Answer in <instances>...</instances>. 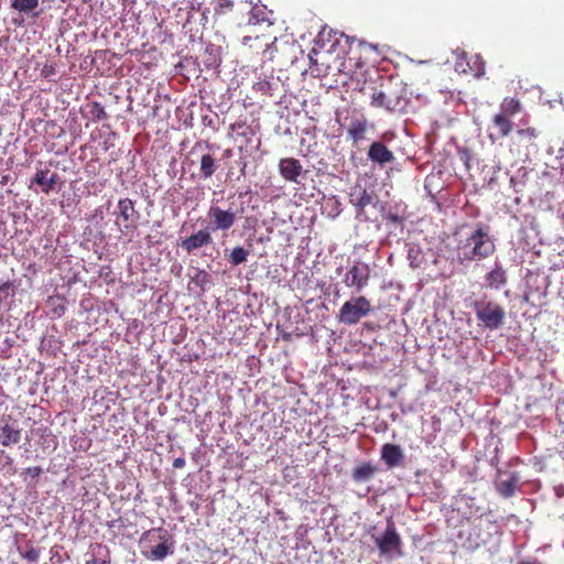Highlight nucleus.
<instances>
[{
	"mask_svg": "<svg viewBox=\"0 0 564 564\" xmlns=\"http://www.w3.org/2000/svg\"><path fill=\"white\" fill-rule=\"evenodd\" d=\"M495 251V239L489 232V227L479 223L465 239L458 240L456 246V260L459 264L481 261L491 257Z\"/></svg>",
	"mask_w": 564,
	"mask_h": 564,
	"instance_id": "f257e3e1",
	"label": "nucleus"
},
{
	"mask_svg": "<svg viewBox=\"0 0 564 564\" xmlns=\"http://www.w3.org/2000/svg\"><path fill=\"white\" fill-rule=\"evenodd\" d=\"M370 105L388 112H400L405 109L408 100L401 95V89L397 86L380 84L379 87L372 89Z\"/></svg>",
	"mask_w": 564,
	"mask_h": 564,
	"instance_id": "f03ea898",
	"label": "nucleus"
},
{
	"mask_svg": "<svg viewBox=\"0 0 564 564\" xmlns=\"http://www.w3.org/2000/svg\"><path fill=\"white\" fill-rule=\"evenodd\" d=\"M371 312V303L366 296L351 297L338 311L337 319L345 325H356Z\"/></svg>",
	"mask_w": 564,
	"mask_h": 564,
	"instance_id": "7ed1b4c3",
	"label": "nucleus"
},
{
	"mask_svg": "<svg viewBox=\"0 0 564 564\" xmlns=\"http://www.w3.org/2000/svg\"><path fill=\"white\" fill-rule=\"evenodd\" d=\"M477 319L489 329H498L502 326L506 312L505 308L492 301H477L474 303Z\"/></svg>",
	"mask_w": 564,
	"mask_h": 564,
	"instance_id": "20e7f679",
	"label": "nucleus"
},
{
	"mask_svg": "<svg viewBox=\"0 0 564 564\" xmlns=\"http://www.w3.org/2000/svg\"><path fill=\"white\" fill-rule=\"evenodd\" d=\"M375 543L382 556H390L392 553L402 555V540L397 532L394 523L390 520L382 535L375 539Z\"/></svg>",
	"mask_w": 564,
	"mask_h": 564,
	"instance_id": "39448f33",
	"label": "nucleus"
},
{
	"mask_svg": "<svg viewBox=\"0 0 564 564\" xmlns=\"http://www.w3.org/2000/svg\"><path fill=\"white\" fill-rule=\"evenodd\" d=\"M370 268L366 263H355L351 265L344 278V283L348 288H355L358 292L362 291L370 280Z\"/></svg>",
	"mask_w": 564,
	"mask_h": 564,
	"instance_id": "423d86ee",
	"label": "nucleus"
},
{
	"mask_svg": "<svg viewBox=\"0 0 564 564\" xmlns=\"http://www.w3.org/2000/svg\"><path fill=\"white\" fill-rule=\"evenodd\" d=\"M237 213L231 209H223L219 206H210L208 217L212 220L213 230H229L236 223Z\"/></svg>",
	"mask_w": 564,
	"mask_h": 564,
	"instance_id": "0eeeda50",
	"label": "nucleus"
},
{
	"mask_svg": "<svg viewBox=\"0 0 564 564\" xmlns=\"http://www.w3.org/2000/svg\"><path fill=\"white\" fill-rule=\"evenodd\" d=\"M59 176L56 172L48 169H37L35 175L31 178L29 189L37 192L35 186L40 187L44 194H50L56 186Z\"/></svg>",
	"mask_w": 564,
	"mask_h": 564,
	"instance_id": "6e6552de",
	"label": "nucleus"
},
{
	"mask_svg": "<svg viewBox=\"0 0 564 564\" xmlns=\"http://www.w3.org/2000/svg\"><path fill=\"white\" fill-rule=\"evenodd\" d=\"M119 218L122 219L123 227L127 231L137 229V220L140 214L135 210L134 202L130 198H121L118 202Z\"/></svg>",
	"mask_w": 564,
	"mask_h": 564,
	"instance_id": "1a4fd4ad",
	"label": "nucleus"
},
{
	"mask_svg": "<svg viewBox=\"0 0 564 564\" xmlns=\"http://www.w3.org/2000/svg\"><path fill=\"white\" fill-rule=\"evenodd\" d=\"M212 242L213 237L209 229L204 228L182 239L180 246L187 253H193L195 250L208 246Z\"/></svg>",
	"mask_w": 564,
	"mask_h": 564,
	"instance_id": "9d476101",
	"label": "nucleus"
},
{
	"mask_svg": "<svg viewBox=\"0 0 564 564\" xmlns=\"http://www.w3.org/2000/svg\"><path fill=\"white\" fill-rule=\"evenodd\" d=\"M368 159L381 166L394 161L393 152L381 141H375L369 145Z\"/></svg>",
	"mask_w": 564,
	"mask_h": 564,
	"instance_id": "9b49d317",
	"label": "nucleus"
},
{
	"mask_svg": "<svg viewBox=\"0 0 564 564\" xmlns=\"http://www.w3.org/2000/svg\"><path fill=\"white\" fill-rule=\"evenodd\" d=\"M279 172L284 180L299 183V176L303 172V166L301 162L294 158H284L279 162Z\"/></svg>",
	"mask_w": 564,
	"mask_h": 564,
	"instance_id": "f8f14e48",
	"label": "nucleus"
},
{
	"mask_svg": "<svg viewBox=\"0 0 564 564\" xmlns=\"http://www.w3.org/2000/svg\"><path fill=\"white\" fill-rule=\"evenodd\" d=\"M463 62L469 66V72L474 74L476 77H480L485 74V62L480 58L479 55H474L470 57V61H467V54L464 53L460 59L456 62V70L460 73H467L468 70L463 67Z\"/></svg>",
	"mask_w": 564,
	"mask_h": 564,
	"instance_id": "ddd939ff",
	"label": "nucleus"
},
{
	"mask_svg": "<svg viewBox=\"0 0 564 564\" xmlns=\"http://www.w3.org/2000/svg\"><path fill=\"white\" fill-rule=\"evenodd\" d=\"M367 129L368 120L364 116H359L350 120L347 133L354 143H358L366 139Z\"/></svg>",
	"mask_w": 564,
	"mask_h": 564,
	"instance_id": "4468645a",
	"label": "nucleus"
},
{
	"mask_svg": "<svg viewBox=\"0 0 564 564\" xmlns=\"http://www.w3.org/2000/svg\"><path fill=\"white\" fill-rule=\"evenodd\" d=\"M403 453L399 445L384 444L381 448V459L389 468L399 466L403 460Z\"/></svg>",
	"mask_w": 564,
	"mask_h": 564,
	"instance_id": "2eb2a0df",
	"label": "nucleus"
},
{
	"mask_svg": "<svg viewBox=\"0 0 564 564\" xmlns=\"http://www.w3.org/2000/svg\"><path fill=\"white\" fill-rule=\"evenodd\" d=\"M485 280L489 288L499 290L507 284V272L500 264L496 263L494 269L486 274Z\"/></svg>",
	"mask_w": 564,
	"mask_h": 564,
	"instance_id": "dca6fc26",
	"label": "nucleus"
},
{
	"mask_svg": "<svg viewBox=\"0 0 564 564\" xmlns=\"http://www.w3.org/2000/svg\"><path fill=\"white\" fill-rule=\"evenodd\" d=\"M378 471L376 465L370 462H365L359 466L355 467L351 471V477L356 482L370 480Z\"/></svg>",
	"mask_w": 564,
	"mask_h": 564,
	"instance_id": "f3484780",
	"label": "nucleus"
},
{
	"mask_svg": "<svg viewBox=\"0 0 564 564\" xmlns=\"http://www.w3.org/2000/svg\"><path fill=\"white\" fill-rule=\"evenodd\" d=\"M21 440V430L14 429L10 424L0 426V444L2 446H11L18 444Z\"/></svg>",
	"mask_w": 564,
	"mask_h": 564,
	"instance_id": "a211bd4d",
	"label": "nucleus"
},
{
	"mask_svg": "<svg viewBox=\"0 0 564 564\" xmlns=\"http://www.w3.org/2000/svg\"><path fill=\"white\" fill-rule=\"evenodd\" d=\"M518 482H519L518 475L514 473H511L508 475L507 479H501L498 481L497 490L505 498L512 497L516 492Z\"/></svg>",
	"mask_w": 564,
	"mask_h": 564,
	"instance_id": "6ab92c4d",
	"label": "nucleus"
},
{
	"mask_svg": "<svg viewBox=\"0 0 564 564\" xmlns=\"http://www.w3.org/2000/svg\"><path fill=\"white\" fill-rule=\"evenodd\" d=\"M373 202L372 194L366 189H359L350 194V203L356 206L358 214L364 213L365 208Z\"/></svg>",
	"mask_w": 564,
	"mask_h": 564,
	"instance_id": "aec40b11",
	"label": "nucleus"
},
{
	"mask_svg": "<svg viewBox=\"0 0 564 564\" xmlns=\"http://www.w3.org/2000/svg\"><path fill=\"white\" fill-rule=\"evenodd\" d=\"M492 123L498 129L499 137H507L513 129V122L510 117L501 113H496L492 117Z\"/></svg>",
	"mask_w": 564,
	"mask_h": 564,
	"instance_id": "412c9836",
	"label": "nucleus"
},
{
	"mask_svg": "<svg viewBox=\"0 0 564 564\" xmlns=\"http://www.w3.org/2000/svg\"><path fill=\"white\" fill-rule=\"evenodd\" d=\"M158 531L163 532V535L160 536L162 542L151 550L150 556L153 560H164L170 553H172L170 546L166 544L169 534L161 528L158 529Z\"/></svg>",
	"mask_w": 564,
	"mask_h": 564,
	"instance_id": "4be33fe9",
	"label": "nucleus"
},
{
	"mask_svg": "<svg viewBox=\"0 0 564 564\" xmlns=\"http://www.w3.org/2000/svg\"><path fill=\"white\" fill-rule=\"evenodd\" d=\"M521 111L520 100L513 97H506L500 104V112L507 117H513Z\"/></svg>",
	"mask_w": 564,
	"mask_h": 564,
	"instance_id": "5701e85b",
	"label": "nucleus"
},
{
	"mask_svg": "<svg viewBox=\"0 0 564 564\" xmlns=\"http://www.w3.org/2000/svg\"><path fill=\"white\" fill-rule=\"evenodd\" d=\"M200 174L204 178H208L214 175L217 170L216 160L210 154H204L200 158Z\"/></svg>",
	"mask_w": 564,
	"mask_h": 564,
	"instance_id": "b1692460",
	"label": "nucleus"
},
{
	"mask_svg": "<svg viewBox=\"0 0 564 564\" xmlns=\"http://www.w3.org/2000/svg\"><path fill=\"white\" fill-rule=\"evenodd\" d=\"M39 7V0H11V8L19 11L29 13Z\"/></svg>",
	"mask_w": 564,
	"mask_h": 564,
	"instance_id": "393cba45",
	"label": "nucleus"
},
{
	"mask_svg": "<svg viewBox=\"0 0 564 564\" xmlns=\"http://www.w3.org/2000/svg\"><path fill=\"white\" fill-rule=\"evenodd\" d=\"M249 251L242 247H235L229 256V261L232 265H239L247 261Z\"/></svg>",
	"mask_w": 564,
	"mask_h": 564,
	"instance_id": "a878e982",
	"label": "nucleus"
},
{
	"mask_svg": "<svg viewBox=\"0 0 564 564\" xmlns=\"http://www.w3.org/2000/svg\"><path fill=\"white\" fill-rule=\"evenodd\" d=\"M215 15H223L234 9L232 0H213L212 1Z\"/></svg>",
	"mask_w": 564,
	"mask_h": 564,
	"instance_id": "bb28decb",
	"label": "nucleus"
},
{
	"mask_svg": "<svg viewBox=\"0 0 564 564\" xmlns=\"http://www.w3.org/2000/svg\"><path fill=\"white\" fill-rule=\"evenodd\" d=\"M517 137L519 142H524L529 145L533 143V140L538 137V133L534 128L519 129L517 131Z\"/></svg>",
	"mask_w": 564,
	"mask_h": 564,
	"instance_id": "cd10ccee",
	"label": "nucleus"
},
{
	"mask_svg": "<svg viewBox=\"0 0 564 564\" xmlns=\"http://www.w3.org/2000/svg\"><path fill=\"white\" fill-rule=\"evenodd\" d=\"M90 107V115L94 120L102 121L108 119V115L104 108V106L100 102L94 101L91 102Z\"/></svg>",
	"mask_w": 564,
	"mask_h": 564,
	"instance_id": "c85d7f7f",
	"label": "nucleus"
},
{
	"mask_svg": "<svg viewBox=\"0 0 564 564\" xmlns=\"http://www.w3.org/2000/svg\"><path fill=\"white\" fill-rule=\"evenodd\" d=\"M252 40H253L252 36H245L243 37V44L245 45H249V42H251ZM254 40L256 41L264 40L262 46H264V51H267L276 42V36L273 35L272 37L265 39V35H256ZM250 46H252V45L250 44Z\"/></svg>",
	"mask_w": 564,
	"mask_h": 564,
	"instance_id": "c756f323",
	"label": "nucleus"
},
{
	"mask_svg": "<svg viewBox=\"0 0 564 564\" xmlns=\"http://www.w3.org/2000/svg\"><path fill=\"white\" fill-rule=\"evenodd\" d=\"M22 556L23 558L31 563H36L40 558V550L35 547H30L24 552Z\"/></svg>",
	"mask_w": 564,
	"mask_h": 564,
	"instance_id": "7c9ffc66",
	"label": "nucleus"
},
{
	"mask_svg": "<svg viewBox=\"0 0 564 564\" xmlns=\"http://www.w3.org/2000/svg\"><path fill=\"white\" fill-rule=\"evenodd\" d=\"M26 473H28L31 477L35 478V477H37V476H40V475H41V473H42V468H41L40 466L29 467V468L26 469Z\"/></svg>",
	"mask_w": 564,
	"mask_h": 564,
	"instance_id": "2f4dec72",
	"label": "nucleus"
},
{
	"mask_svg": "<svg viewBox=\"0 0 564 564\" xmlns=\"http://www.w3.org/2000/svg\"><path fill=\"white\" fill-rule=\"evenodd\" d=\"M460 158L465 162L466 167L469 169L470 154H469L468 150L462 151Z\"/></svg>",
	"mask_w": 564,
	"mask_h": 564,
	"instance_id": "473e14b6",
	"label": "nucleus"
},
{
	"mask_svg": "<svg viewBox=\"0 0 564 564\" xmlns=\"http://www.w3.org/2000/svg\"><path fill=\"white\" fill-rule=\"evenodd\" d=\"M184 465H185V459L184 458H176L173 462V467L174 468H183Z\"/></svg>",
	"mask_w": 564,
	"mask_h": 564,
	"instance_id": "72a5a7b5",
	"label": "nucleus"
},
{
	"mask_svg": "<svg viewBox=\"0 0 564 564\" xmlns=\"http://www.w3.org/2000/svg\"><path fill=\"white\" fill-rule=\"evenodd\" d=\"M12 283L10 281L0 283V293L7 292L9 289H11Z\"/></svg>",
	"mask_w": 564,
	"mask_h": 564,
	"instance_id": "f704fd0d",
	"label": "nucleus"
},
{
	"mask_svg": "<svg viewBox=\"0 0 564 564\" xmlns=\"http://www.w3.org/2000/svg\"><path fill=\"white\" fill-rule=\"evenodd\" d=\"M86 564H108V563L104 560H98V558L94 557L91 560H88L86 562Z\"/></svg>",
	"mask_w": 564,
	"mask_h": 564,
	"instance_id": "c9c22d12",
	"label": "nucleus"
},
{
	"mask_svg": "<svg viewBox=\"0 0 564 564\" xmlns=\"http://www.w3.org/2000/svg\"><path fill=\"white\" fill-rule=\"evenodd\" d=\"M223 156L226 158V159H229L232 156V150L231 149H226L223 153Z\"/></svg>",
	"mask_w": 564,
	"mask_h": 564,
	"instance_id": "e433bc0d",
	"label": "nucleus"
},
{
	"mask_svg": "<svg viewBox=\"0 0 564 564\" xmlns=\"http://www.w3.org/2000/svg\"><path fill=\"white\" fill-rule=\"evenodd\" d=\"M64 312H65V307L64 306H59V307L54 310V313L57 314L58 316L63 315Z\"/></svg>",
	"mask_w": 564,
	"mask_h": 564,
	"instance_id": "4c0bfd02",
	"label": "nucleus"
},
{
	"mask_svg": "<svg viewBox=\"0 0 564 564\" xmlns=\"http://www.w3.org/2000/svg\"><path fill=\"white\" fill-rule=\"evenodd\" d=\"M245 170H246V164H243V166L241 167V173L245 174Z\"/></svg>",
	"mask_w": 564,
	"mask_h": 564,
	"instance_id": "58836bf2",
	"label": "nucleus"
},
{
	"mask_svg": "<svg viewBox=\"0 0 564 564\" xmlns=\"http://www.w3.org/2000/svg\"><path fill=\"white\" fill-rule=\"evenodd\" d=\"M519 564H530V563H528V562H520Z\"/></svg>",
	"mask_w": 564,
	"mask_h": 564,
	"instance_id": "ea45409f",
	"label": "nucleus"
}]
</instances>
